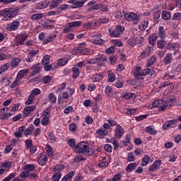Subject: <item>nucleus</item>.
Masks as SVG:
<instances>
[{
  "label": "nucleus",
  "mask_w": 181,
  "mask_h": 181,
  "mask_svg": "<svg viewBox=\"0 0 181 181\" xmlns=\"http://www.w3.org/2000/svg\"><path fill=\"white\" fill-rule=\"evenodd\" d=\"M157 35L158 37H160V39H165L166 37V30L164 26L160 25L158 27Z\"/></svg>",
  "instance_id": "20"
},
{
  "label": "nucleus",
  "mask_w": 181,
  "mask_h": 181,
  "mask_svg": "<svg viewBox=\"0 0 181 181\" xmlns=\"http://www.w3.org/2000/svg\"><path fill=\"white\" fill-rule=\"evenodd\" d=\"M67 144L71 148H73V149H77V145H76V140L74 139H68Z\"/></svg>",
  "instance_id": "48"
},
{
  "label": "nucleus",
  "mask_w": 181,
  "mask_h": 181,
  "mask_svg": "<svg viewBox=\"0 0 181 181\" xmlns=\"http://www.w3.org/2000/svg\"><path fill=\"white\" fill-rule=\"evenodd\" d=\"M111 42L114 46H117V47H122L124 46V43L120 40H112Z\"/></svg>",
  "instance_id": "52"
},
{
  "label": "nucleus",
  "mask_w": 181,
  "mask_h": 181,
  "mask_svg": "<svg viewBox=\"0 0 181 181\" xmlns=\"http://www.w3.org/2000/svg\"><path fill=\"white\" fill-rule=\"evenodd\" d=\"M74 175H76V171H71L64 176L61 181H71V179H73V176H74Z\"/></svg>",
  "instance_id": "27"
},
{
  "label": "nucleus",
  "mask_w": 181,
  "mask_h": 181,
  "mask_svg": "<svg viewBox=\"0 0 181 181\" xmlns=\"http://www.w3.org/2000/svg\"><path fill=\"white\" fill-rule=\"evenodd\" d=\"M151 162V158L148 154H145L142 158L141 166H148Z\"/></svg>",
  "instance_id": "29"
},
{
  "label": "nucleus",
  "mask_w": 181,
  "mask_h": 181,
  "mask_svg": "<svg viewBox=\"0 0 181 181\" xmlns=\"http://www.w3.org/2000/svg\"><path fill=\"white\" fill-rule=\"evenodd\" d=\"M48 100L52 103V104H54L56 101H57V98L53 93H50L48 95Z\"/></svg>",
  "instance_id": "54"
},
{
  "label": "nucleus",
  "mask_w": 181,
  "mask_h": 181,
  "mask_svg": "<svg viewBox=\"0 0 181 181\" xmlns=\"http://www.w3.org/2000/svg\"><path fill=\"white\" fill-rule=\"evenodd\" d=\"M100 23H108L110 22V18L107 16H102L99 18Z\"/></svg>",
  "instance_id": "63"
},
{
  "label": "nucleus",
  "mask_w": 181,
  "mask_h": 181,
  "mask_svg": "<svg viewBox=\"0 0 181 181\" xmlns=\"http://www.w3.org/2000/svg\"><path fill=\"white\" fill-rule=\"evenodd\" d=\"M45 16V14L42 13L34 14L31 16V20L33 21V22H36V21H39V19H42Z\"/></svg>",
  "instance_id": "45"
},
{
  "label": "nucleus",
  "mask_w": 181,
  "mask_h": 181,
  "mask_svg": "<svg viewBox=\"0 0 181 181\" xmlns=\"http://www.w3.org/2000/svg\"><path fill=\"white\" fill-rule=\"evenodd\" d=\"M145 132L150 134V135H156L158 134V130H156V128L153 125L146 127Z\"/></svg>",
  "instance_id": "21"
},
{
  "label": "nucleus",
  "mask_w": 181,
  "mask_h": 181,
  "mask_svg": "<svg viewBox=\"0 0 181 181\" xmlns=\"http://www.w3.org/2000/svg\"><path fill=\"white\" fill-rule=\"evenodd\" d=\"M136 111H138V110L135 108H129V109H127L126 114L128 116L135 115V114H136Z\"/></svg>",
  "instance_id": "60"
},
{
  "label": "nucleus",
  "mask_w": 181,
  "mask_h": 181,
  "mask_svg": "<svg viewBox=\"0 0 181 181\" xmlns=\"http://www.w3.org/2000/svg\"><path fill=\"white\" fill-rule=\"evenodd\" d=\"M160 13H162V10L159 8H155L153 12V19L154 21H158L160 18Z\"/></svg>",
  "instance_id": "32"
},
{
  "label": "nucleus",
  "mask_w": 181,
  "mask_h": 181,
  "mask_svg": "<svg viewBox=\"0 0 181 181\" xmlns=\"http://www.w3.org/2000/svg\"><path fill=\"white\" fill-rule=\"evenodd\" d=\"M45 149L49 158H52L53 155H54V152L53 151V148H52V146H50V144H47Z\"/></svg>",
  "instance_id": "41"
},
{
  "label": "nucleus",
  "mask_w": 181,
  "mask_h": 181,
  "mask_svg": "<svg viewBox=\"0 0 181 181\" xmlns=\"http://www.w3.org/2000/svg\"><path fill=\"white\" fill-rule=\"evenodd\" d=\"M35 110H36V105H35L25 107L23 110L24 118H25V117H28L29 114H30L31 112H33V111H35Z\"/></svg>",
  "instance_id": "16"
},
{
  "label": "nucleus",
  "mask_w": 181,
  "mask_h": 181,
  "mask_svg": "<svg viewBox=\"0 0 181 181\" xmlns=\"http://www.w3.org/2000/svg\"><path fill=\"white\" fill-rule=\"evenodd\" d=\"M39 53V50H31L28 52L27 57L25 58V62L28 63H32L34 62L33 57Z\"/></svg>",
  "instance_id": "13"
},
{
  "label": "nucleus",
  "mask_w": 181,
  "mask_h": 181,
  "mask_svg": "<svg viewBox=\"0 0 181 181\" xmlns=\"http://www.w3.org/2000/svg\"><path fill=\"white\" fill-rule=\"evenodd\" d=\"M47 160H49V158H47L46 153H41L37 160L38 164L40 166H46L47 165Z\"/></svg>",
  "instance_id": "11"
},
{
  "label": "nucleus",
  "mask_w": 181,
  "mask_h": 181,
  "mask_svg": "<svg viewBox=\"0 0 181 181\" xmlns=\"http://www.w3.org/2000/svg\"><path fill=\"white\" fill-rule=\"evenodd\" d=\"M73 52L76 54H87V53H88V50H87V49H81L77 47L74 49Z\"/></svg>",
  "instance_id": "30"
},
{
  "label": "nucleus",
  "mask_w": 181,
  "mask_h": 181,
  "mask_svg": "<svg viewBox=\"0 0 181 181\" xmlns=\"http://www.w3.org/2000/svg\"><path fill=\"white\" fill-rule=\"evenodd\" d=\"M162 165V160H156L153 162V165L148 169V172H155L160 168Z\"/></svg>",
  "instance_id": "14"
},
{
  "label": "nucleus",
  "mask_w": 181,
  "mask_h": 181,
  "mask_svg": "<svg viewBox=\"0 0 181 181\" xmlns=\"http://www.w3.org/2000/svg\"><path fill=\"white\" fill-rule=\"evenodd\" d=\"M50 2L47 0L42 1L37 3L35 6L36 9H45L47 8L49 5Z\"/></svg>",
  "instance_id": "19"
},
{
  "label": "nucleus",
  "mask_w": 181,
  "mask_h": 181,
  "mask_svg": "<svg viewBox=\"0 0 181 181\" xmlns=\"http://www.w3.org/2000/svg\"><path fill=\"white\" fill-rule=\"evenodd\" d=\"M158 35L156 34H152L150 37H148V43L151 45V46H155L156 43V40H158Z\"/></svg>",
  "instance_id": "31"
},
{
  "label": "nucleus",
  "mask_w": 181,
  "mask_h": 181,
  "mask_svg": "<svg viewBox=\"0 0 181 181\" xmlns=\"http://www.w3.org/2000/svg\"><path fill=\"white\" fill-rule=\"evenodd\" d=\"M76 152L86 156H91L95 153V150L90 148V146L86 141H81L76 144Z\"/></svg>",
  "instance_id": "2"
},
{
  "label": "nucleus",
  "mask_w": 181,
  "mask_h": 181,
  "mask_svg": "<svg viewBox=\"0 0 181 181\" xmlns=\"http://www.w3.org/2000/svg\"><path fill=\"white\" fill-rule=\"evenodd\" d=\"M23 170H26L29 173L30 172H33L35 169H36V165L32 163V164H26L23 167Z\"/></svg>",
  "instance_id": "28"
},
{
  "label": "nucleus",
  "mask_w": 181,
  "mask_h": 181,
  "mask_svg": "<svg viewBox=\"0 0 181 181\" xmlns=\"http://www.w3.org/2000/svg\"><path fill=\"white\" fill-rule=\"evenodd\" d=\"M101 37V34L93 35V39H92V43H94V45H104V43H105V41Z\"/></svg>",
  "instance_id": "15"
},
{
  "label": "nucleus",
  "mask_w": 181,
  "mask_h": 181,
  "mask_svg": "<svg viewBox=\"0 0 181 181\" xmlns=\"http://www.w3.org/2000/svg\"><path fill=\"white\" fill-rule=\"evenodd\" d=\"M50 63V55L44 56L42 60V64H49Z\"/></svg>",
  "instance_id": "59"
},
{
  "label": "nucleus",
  "mask_w": 181,
  "mask_h": 181,
  "mask_svg": "<svg viewBox=\"0 0 181 181\" xmlns=\"http://www.w3.org/2000/svg\"><path fill=\"white\" fill-rule=\"evenodd\" d=\"M48 138H49V141L52 142H56L57 141V138H56V135L53 132H48L47 134Z\"/></svg>",
  "instance_id": "55"
},
{
  "label": "nucleus",
  "mask_w": 181,
  "mask_h": 181,
  "mask_svg": "<svg viewBox=\"0 0 181 181\" xmlns=\"http://www.w3.org/2000/svg\"><path fill=\"white\" fill-rule=\"evenodd\" d=\"M81 23H83L82 21H71L68 23V25H70V26L73 28H79V26H81Z\"/></svg>",
  "instance_id": "49"
},
{
  "label": "nucleus",
  "mask_w": 181,
  "mask_h": 181,
  "mask_svg": "<svg viewBox=\"0 0 181 181\" xmlns=\"http://www.w3.org/2000/svg\"><path fill=\"white\" fill-rule=\"evenodd\" d=\"M9 67H11V64L10 63H6V64H3L0 67V76L3 73H5V71H6V70H8V69H9Z\"/></svg>",
  "instance_id": "46"
},
{
  "label": "nucleus",
  "mask_w": 181,
  "mask_h": 181,
  "mask_svg": "<svg viewBox=\"0 0 181 181\" xmlns=\"http://www.w3.org/2000/svg\"><path fill=\"white\" fill-rule=\"evenodd\" d=\"M123 16L127 22H133L134 25H138L139 21H141V16L134 12L127 13V11H123Z\"/></svg>",
  "instance_id": "4"
},
{
  "label": "nucleus",
  "mask_w": 181,
  "mask_h": 181,
  "mask_svg": "<svg viewBox=\"0 0 181 181\" xmlns=\"http://www.w3.org/2000/svg\"><path fill=\"white\" fill-rule=\"evenodd\" d=\"M105 94L108 97V98H110V95L112 94V87L107 86L105 88Z\"/></svg>",
  "instance_id": "47"
},
{
  "label": "nucleus",
  "mask_w": 181,
  "mask_h": 181,
  "mask_svg": "<svg viewBox=\"0 0 181 181\" xmlns=\"http://www.w3.org/2000/svg\"><path fill=\"white\" fill-rule=\"evenodd\" d=\"M155 62H156V56L153 55L150 57V59L146 62V67H152L153 66Z\"/></svg>",
  "instance_id": "39"
},
{
  "label": "nucleus",
  "mask_w": 181,
  "mask_h": 181,
  "mask_svg": "<svg viewBox=\"0 0 181 181\" xmlns=\"http://www.w3.org/2000/svg\"><path fill=\"white\" fill-rule=\"evenodd\" d=\"M19 25H21V21H19V19H16L13 20L11 23L8 24L6 26V29L9 32H13L15 30H18Z\"/></svg>",
  "instance_id": "8"
},
{
  "label": "nucleus",
  "mask_w": 181,
  "mask_h": 181,
  "mask_svg": "<svg viewBox=\"0 0 181 181\" xmlns=\"http://www.w3.org/2000/svg\"><path fill=\"white\" fill-rule=\"evenodd\" d=\"M33 131H35V126L31 124L27 129L24 130V134L25 136H29V135H32Z\"/></svg>",
  "instance_id": "33"
},
{
  "label": "nucleus",
  "mask_w": 181,
  "mask_h": 181,
  "mask_svg": "<svg viewBox=\"0 0 181 181\" xmlns=\"http://www.w3.org/2000/svg\"><path fill=\"white\" fill-rule=\"evenodd\" d=\"M111 163L110 156H105L98 164V168H108V165Z\"/></svg>",
  "instance_id": "12"
},
{
  "label": "nucleus",
  "mask_w": 181,
  "mask_h": 181,
  "mask_svg": "<svg viewBox=\"0 0 181 181\" xmlns=\"http://www.w3.org/2000/svg\"><path fill=\"white\" fill-rule=\"evenodd\" d=\"M132 73L137 80H144L145 76H153L156 73V71L149 68L142 69V66H135L132 69Z\"/></svg>",
  "instance_id": "1"
},
{
  "label": "nucleus",
  "mask_w": 181,
  "mask_h": 181,
  "mask_svg": "<svg viewBox=\"0 0 181 181\" xmlns=\"http://www.w3.org/2000/svg\"><path fill=\"white\" fill-rule=\"evenodd\" d=\"M96 134L99 135V136H105L108 134V132L104 128L100 127L96 130Z\"/></svg>",
  "instance_id": "43"
},
{
  "label": "nucleus",
  "mask_w": 181,
  "mask_h": 181,
  "mask_svg": "<svg viewBox=\"0 0 181 181\" xmlns=\"http://www.w3.org/2000/svg\"><path fill=\"white\" fill-rule=\"evenodd\" d=\"M56 35H48L47 37L43 40L42 45H48V43H50V42H54V39H56Z\"/></svg>",
  "instance_id": "24"
},
{
  "label": "nucleus",
  "mask_w": 181,
  "mask_h": 181,
  "mask_svg": "<svg viewBox=\"0 0 181 181\" xmlns=\"http://www.w3.org/2000/svg\"><path fill=\"white\" fill-rule=\"evenodd\" d=\"M15 176H16V174H15V173H11L7 177H4L2 181H11Z\"/></svg>",
  "instance_id": "61"
},
{
  "label": "nucleus",
  "mask_w": 181,
  "mask_h": 181,
  "mask_svg": "<svg viewBox=\"0 0 181 181\" xmlns=\"http://www.w3.org/2000/svg\"><path fill=\"white\" fill-rule=\"evenodd\" d=\"M172 62H173L172 54L170 53L166 54V56L164 59V64H165V66H168V64H170Z\"/></svg>",
  "instance_id": "34"
},
{
  "label": "nucleus",
  "mask_w": 181,
  "mask_h": 181,
  "mask_svg": "<svg viewBox=\"0 0 181 181\" xmlns=\"http://www.w3.org/2000/svg\"><path fill=\"white\" fill-rule=\"evenodd\" d=\"M103 77H104V75L102 74H95V75H93L90 78L93 83H99V81L103 80Z\"/></svg>",
  "instance_id": "26"
},
{
  "label": "nucleus",
  "mask_w": 181,
  "mask_h": 181,
  "mask_svg": "<svg viewBox=\"0 0 181 181\" xmlns=\"http://www.w3.org/2000/svg\"><path fill=\"white\" fill-rule=\"evenodd\" d=\"M41 93H42V91L40 90V89H39V88H34V89L31 91L30 95H31L33 97L35 98L36 95H39Z\"/></svg>",
  "instance_id": "62"
},
{
  "label": "nucleus",
  "mask_w": 181,
  "mask_h": 181,
  "mask_svg": "<svg viewBox=\"0 0 181 181\" xmlns=\"http://www.w3.org/2000/svg\"><path fill=\"white\" fill-rule=\"evenodd\" d=\"M29 35L25 33L18 34L16 37V43L17 46H23L25 41L28 39Z\"/></svg>",
  "instance_id": "7"
},
{
  "label": "nucleus",
  "mask_w": 181,
  "mask_h": 181,
  "mask_svg": "<svg viewBox=\"0 0 181 181\" xmlns=\"http://www.w3.org/2000/svg\"><path fill=\"white\" fill-rule=\"evenodd\" d=\"M135 156H134V153L133 152H130L128 153L127 155V160L128 162H135Z\"/></svg>",
  "instance_id": "64"
},
{
  "label": "nucleus",
  "mask_w": 181,
  "mask_h": 181,
  "mask_svg": "<svg viewBox=\"0 0 181 181\" xmlns=\"http://www.w3.org/2000/svg\"><path fill=\"white\" fill-rule=\"evenodd\" d=\"M92 111L93 112H98L100 110V106L98 105V103L97 102H92Z\"/></svg>",
  "instance_id": "53"
},
{
  "label": "nucleus",
  "mask_w": 181,
  "mask_h": 181,
  "mask_svg": "<svg viewBox=\"0 0 181 181\" xmlns=\"http://www.w3.org/2000/svg\"><path fill=\"white\" fill-rule=\"evenodd\" d=\"M19 107H21V104H19V103L15 104L12 107L11 110H10L9 117L14 115L15 112H16V111H18V110H19Z\"/></svg>",
  "instance_id": "44"
},
{
  "label": "nucleus",
  "mask_w": 181,
  "mask_h": 181,
  "mask_svg": "<svg viewBox=\"0 0 181 181\" xmlns=\"http://www.w3.org/2000/svg\"><path fill=\"white\" fill-rule=\"evenodd\" d=\"M23 132H25V126H22L21 127L18 132H15L14 133V136L16 137V138H22V135H23Z\"/></svg>",
  "instance_id": "40"
},
{
  "label": "nucleus",
  "mask_w": 181,
  "mask_h": 181,
  "mask_svg": "<svg viewBox=\"0 0 181 181\" xmlns=\"http://www.w3.org/2000/svg\"><path fill=\"white\" fill-rule=\"evenodd\" d=\"M60 179H62V173H55L52 176V181H60Z\"/></svg>",
  "instance_id": "51"
},
{
  "label": "nucleus",
  "mask_w": 181,
  "mask_h": 181,
  "mask_svg": "<svg viewBox=\"0 0 181 181\" xmlns=\"http://www.w3.org/2000/svg\"><path fill=\"white\" fill-rule=\"evenodd\" d=\"M176 77V75L175 74H170V73L168 72L163 76L164 80H174V78Z\"/></svg>",
  "instance_id": "56"
},
{
  "label": "nucleus",
  "mask_w": 181,
  "mask_h": 181,
  "mask_svg": "<svg viewBox=\"0 0 181 181\" xmlns=\"http://www.w3.org/2000/svg\"><path fill=\"white\" fill-rule=\"evenodd\" d=\"M177 122V120L176 119L168 120L166 122H165L162 127V129L163 131H165V129H168V128H170V127H172V125H175Z\"/></svg>",
  "instance_id": "22"
},
{
  "label": "nucleus",
  "mask_w": 181,
  "mask_h": 181,
  "mask_svg": "<svg viewBox=\"0 0 181 181\" xmlns=\"http://www.w3.org/2000/svg\"><path fill=\"white\" fill-rule=\"evenodd\" d=\"M62 2H63V0H52L49 4V8L51 9H54L55 8H57Z\"/></svg>",
  "instance_id": "36"
},
{
  "label": "nucleus",
  "mask_w": 181,
  "mask_h": 181,
  "mask_svg": "<svg viewBox=\"0 0 181 181\" xmlns=\"http://www.w3.org/2000/svg\"><path fill=\"white\" fill-rule=\"evenodd\" d=\"M161 18L163 21H170V18H172V13L166 10H163L161 12Z\"/></svg>",
  "instance_id": "23"
},
{
  "label": "nucleus",
  "mask_w": 181,
  "mask_h": 181,
  "mask_svg": "<svg viewBox=\"0 0 181 181\" xmlns=\"http://www.w3.org/2000/svg\"><path fill=\"white\" fill-rule=\"evenodd\" d=\"M63 169H64V165H56L53 167V170L58 172L57 173H60Z\"/></svg>",
  "instance_id": "57"
},
{
  "label": "nucleus",
  "mask_w": 181,
  "mask_h": 181,
  "mask_svg": "<svg viewBox=\"0 0 181 181\" xmlns=\"http://www.w3.org/2000/svg\"><path fill=\"white\" fill-rule=\"evenodd\" d=\"M21 64V59L14 57L12 59L11 62V66L13 69H16V67L18 66Z\"/></svg>",
  "instance_id": "38"
},
{
  "label": "nucleus",
  "mask_w": 181,
  "mask_h": 181,
  "mask_svg": "<svg viewBox=\"0 0 181 181\" xmlns=\"http://www.w3.org/2000/svg\"><path fill=\"white\" fill-rule=\"evenodd\" d=\"M148 25H149V22H148V21H143L141 25L139 26V30H145V29L148 28Z\"/></svg>",
  "instance_id": "58"
},
{
  "label": "nucleus",
  "mask_w": 181,
  "mask_h": 181,
  "mask_svg": "<svg viewBox=\"0 0 181 181\" xmlns=\"http://www.w3.org/2000/svg\"><path fill=\"white\" fill-rule=\"evenodd\" d=\"M167 50H176L180 49V43L178 42H168L166 47Z\"/></svg>",
  "instance_id": "17"
},
{
  "label": "nucleus",
  "mask_w": 181,
  "mask_h": 181,
  "mask_svg": "<svg viewBox=\"0 0 181 181\" xmlns=\"http://www.w3.org/2000/svg\"><path fill=\"white\" fill-rule=\"evenodd\" d=\"M124 134H125L124 128L119 124H117L115 129V137L116 139H121V138H122L124 136Z\"/></svg>",
  "instance_id": "9"
},
{
  "label": "nucleus",
  "mask_w": 181,
  "mask_h": 181,
  "mask_svg": "<svg viewBox=\"0 0 181 181\" xmlns=\"http://www.w3.org/2000/svg\"><path fill=\"white\" fill-rule=\"evenodd\" d=\"M125 32V27L124 25H117L115 29H109L108 33L110 37H121V35H123Z\"/></svg>",
  "instance_id": "6"
},
{
  "label": "nucleus",
  "mask_w": 181,
  "mask_h": 181,
  "mask_svg": "<svg viewBox=\"0 0 181 181\" xmlns=\"http://www.w3.org/2000/svg\"><path fill=\"white\" fill-rule=\"evenodd\" d=\"M68 4H71V5H74L72 6L74 9L82 8V6L84 5V2H82L81 1H78V0H69L68 1Z\"/></svg>",
  "instance_id": "18"
},
{
  "label": "nucleus",
  "mask_w": 181,
  "mask_h": 181,
  "mask_svg": "<svg viewBox=\"0 0 181 181\" xmlns=\"http://www.w3.org/2000/svg\"><path fill=\"white\" fill-rule=\"evenodd\" d=\"M137 167H138V164H136V163H129L126 167V171L128 173H132V171L135 170V169H136Z\"/></svg>",
  "instance_id": "25"
},
{
  "label": "nucleus",
  "mask_w": 181,
  "mask_h": 181,
  "mask_svg": "<svg viewBox=\"0 0 181 181\" xmlns=\"http://www.w3.org/2000/svg\"><path fill=\"white\" fill-rule=\"evenodd\" d=\"M20 11L19 8H5L4 11L0 12V15H3L4 16L3 21H6L13 19V18H16Z\"/></svg>",
  "instance_id": "3"
},
{
  "label": "nucleus",
  "mask_w": 181,
  "mask_h": 181,
  "mask_svg": "<svg viewBox=\"0 0 181 181\" xmlns=\"http://www.w3.org/2000/svg\"><path fill=\"white\" fill-rule=\"evenodd\" d=\"M67 63H69V58L67 57L60 58L57 61V66H59V67H62V66H66Z\"/></svg>",
  "instance_id": "37"
},
{
  "label": "nucleus",
  "mask_w": 181,
  "mask_h": 181,
  "mask_svg": "<svg viewBox=\"0 0 181 181\" xmlns=\"http://www.w3.org/2000/svg\"><path fill=\"white\" fill-rule=\"evenodd\" d=\"M30 71L28 69H24L18 72L15 81L11 84V88H15L19 86V83L23 78V77H26L28 76V73Z\"/></svg>",
  "instance_id": "5"
},
{
  "label": "nucleus",
  "mask_w": 181,
  "mask_h": 181,
  "mask_svg": "<svg viewBox=\"0 0 181 181\" xmlns=\"http://www.w3.org/2000/svg\"><path fill=\"white\" fill-rule=\"evenodd\" d=\"M31 70H33V71L31 72L30 77H33V76L39 74L42 70V64H40V63L33 64L31 67Z\"/></svg>",
  "instance_id": "10"
},
{
  "label": "nucleus",
  "mask_w": 181,
  "mask_h": 181,
  "mask_svg": "<svg viewBox=\"0 0 181 181\" xmlns=\"http://www.w3.org/2000/svg\"><path fill=\"white\" fill-rule=\"evenodd\" d=\"M165 45H166V42L163 39L158 40L157 41L158 49H163L165 47Z\"/></svg>",
  "instance_id": "50"
},
{
  "label": "nucleus",
  "mask_w": 181,
  "mask_h": 181,
  "mask_svg": "<svg viewBox=\"0 0 181 181\" xmlns=\"http://www.w3.org/2000/svg\"><path fill=\"white\" fill-rule=\"evenodd\" d=\"M107 81L109 83H114V81H115L117 77L115 76V74H114V72H112V71H108L107 72Z\"/></svg>",
  "instance_id": "35"
},
{
  "label": "nucleus",
  "mask_w": 181,
  "mask_h": 181,
  "mask_svg": "<svg viewBox=\"0 0 181 181\" xmlns=\"http://www.w3.org/2000/svg\"><path fill=\"white\" fill-rule=\"evenodd\" d=\"M73 74H72V78H78V76H80V69L77 66H74L72 69Z\"/></svg>",
  "instance_id": "42"
}]
</instances>
